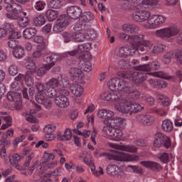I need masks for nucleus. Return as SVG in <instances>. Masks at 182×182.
Wrapping results in <instances>:
<instances>
[{"mask_svg": "<svg viewBox=\"0 0 182 182\" xmlns=\"http://www.w3.org/2000/svg\"><path fill=\"white\" fill-rule=\"evenodd\" d=\"M24 16L21 17L18 16V25L20 28H26L31 23V18L26 16V13L23 12Z\"/></svg>", "mask_w": 182, "mask_h": 182, "instance_id": "nucleus-31", "label": "nucleus"}, {"mask_svg": "<svg viewBox=\"0 0 182 182\" xmlns=\"http://www.w3.org/2000/svg\"><path fill=\"white\" fill-rule=\"evenodd\" d=\"M46 86L47 87H53L54 89H56V87H59V77L58 78H50L46 83Z\"/></svg>", "mask_w": 182, "mask_h": 182, "instance_id": "nucleus-41", "label": "nucleus"}, {"mask_svg": "<svg viewBox=\"0 0 182 182\" xmlns=\"http://www.w3.org/2000/svg\"><path fill=\"white\" fill-rule=\"evenodd\" d=\"M59 55L56 53H48L46 58L47 65H52V68L55 65V62L59 60Z\"/></svg>", "mask_w": 182, "mask_h": 182, "instance_id": "nucleus-35", "label": "nucleus"}, {"mask_svg": "<svg viewBox=\"0 0 182 182\" xmlns=\"http://www.w3.org/2000/svg\"><path fill=\"white\" fill-rule=\"evenodd\" d=\"M102 132L107 136L112 137L114 141H119L123 137V132L120 129H116L110 125H105L102 128Z\"/></svg>", "mask_w": 182, "mask_h": 182, "instance_id": "nucleus-8", "label": "nucleus"}, {"mask_svg": "<svg viewBox=\"0 0 182 182\" xmlns=\"http://www.w3.org/2000/svg\"><path fill=\"white\" fill-rule=\"evenodd\" d=\"M163 50H166V46L164 44H158L154 46H152L151 53H159Z\"/></svg>", "mask_w": 182, "mask_h": 182, "instance_id": "nucleus-48", "label": "nucleus"}, {"mask_svg": "<svg viewBox=\"0 0 182 182\" xmlns=\"http://www.w3.org/2000/svg\"><path fill=\"white\" fill-rule=\"evenodd\" d=\"M31 72H27L26 76L24 77V80L26 86L31 87V86H33L35 82L33 80V77L31 76Z\"/></svg>", "mask_w": 182, "mask_h": 182, "instance_id": "nucleus-46", "label": "nucleus"}, {"mask_svg": "<svg viewBox=\"0 0 182 182\" xmlns=\"http://www.w3.org/2000/svg\"><path fill=\"white\" fill-rule=\"evenodd\" d=\"M70 90L71 93H73L74 96H77V97H80V95H83V87L78 83H73L70 87Z\"/></svg>", "mask_w": 182, "mask_h": 182, "instance_id": "nucleus-25", "label": "nucleus"}, {"mask_svg": "<svg viewBox=\"0 0 182 182\" xmlns=\"http://www.w3.org/2000/svg\"><path fill=\"white\" fill-rule=\"evenodd\" d=\"M9 73L11 75V76H15L16 75H18V66L16 65H11L9 68Z\"/></svg>", "mask_w": 182, "mask_h": 182, "instance_id": "nucleus-60", "label": "nucleus"}, {"mask_svg": "<svg viewBox=\"0 0 182 182\" xmlns=\"http://www.w3.org/2000/svg\"><path fill=\"white\" fill-rule=\"evenodd\" d=\"M45 2L42 1H36L34 6L36 11H43L45 9Z\"/></svg>", "mask_w": 182, "mask_h": 182, "instance_id": "nucleus-61", "label": "nucleus"}, {"mask_svg": "<svg viewBox=\"0 0 182 182\" xmlns=\"http://www.w3.org/2000/svg\"><path fill=\"white\" fill-rule=\"evenodd\" d=\"M13 55L16 59H21L25 56V50L21 46H18L13 50Z\"/></svg>", "mask_w": 182, "mask_h": 182, "instance_id": "nucleus-36", "label": "nucleus"}, {"mask_svg": "<svg viewBox=\"0 0 182 182\" xmlns=\"http://www.w3.org/2000/svg\"><path fill=\"white\" fill-rule=\"evenodd\" d=\"M158 100H159V103L162 105L164 107H168V106L170 105V99L168 97H166L165 95H159L158 97Z\"/></svg>", "mask_w": 182, "mask_h": 182, "instance_id": "nucleus-44", "label": "nucleus"}, {"mask_svg": "<svg viewBox=\"0 0 182 182\" xmlns=\"http://www.w3.org/2000/svg\"><path fill=\"white\" fill-rule=\"evenodd\" d=\"M125 102L124 105H117L116 110L119 113L127 114V113H139L141 110V105L134 101L129 100V97L126 100H123Z\"/></svg>", "mask_w": 182, "mask_h": 182, "instance_id": "nucleus-3", "label": "nucleus"}, {"mask_svg": "<svg viewBox=\"0 0 182 182\" xmlns=\"http://www.w3.org/2000/svg\"><path fill=\"white\" fill-rule=\"evenodd\" d=\"M144 41V35L143 34H137L131 36V45L135 43L136 46H137L138 43L140 42Z\"/></svg>", "mask_w": 182, "mask_h": 182, "instance_id": "nucleus-39", "label": "nucleus"}, {"mask_svg": "<svg viewBox=\"0 0 182 182\" xmlns=\"http://www.w3.org/2000/svg\"><path fill=\"white\" fill-rule=\"evenodd\" d=\"M122 31L125 32V33L134 35L139 32L140 28L134 23H126L122 26Z\"/></svg>", "mask_w": 182, "mask_h": 182, "instance_id": "nucleus-22", "label": "nucleus"}, {"mask_svg": "<svg viewBox=\"0 0 182 182\" xmlns=\"http://www.w3.org/2000/svg\"><path fill=\"white\" fill-rule=\"evenodd\" d=\"M85 36V39H87V41H93V39H96V38H97V34L96 33V31L93 29L87 30Z\"/></svg>", "mask_w": 182, "mask_h": 182, "instance_id": "nucleus-45", "label": "nucleus"}, {"mask_svg": "<svg viewBox=\"0 0 182 182\" xmlns=\"http://www.w3.org/2000/svg\"><path fill=\"white\" fill-rule=\"evenodd\" d=\"M31 160L32 156L28 155L23 165V170H28L29 176H32V174H33L35 168H36V163L33 164V165L29 167Z\"/></svg>", "mask_w": 182, "mask_h": 182, "instance_id": "nucleus-23", "label": "nucleus"}, {"mask_svg": "<svg viewBox=\"0 0 182 182\" xmlns=\"http://www.w3.org/2000/svg\"><path fill=\"white\" fill-rule=\"evenodd\" d=\"M92 48V43H86L78 46V50H80V55L78 56L80 59H84L85 52L89 50Z\"/></svg>", "mask_w": 182, "mask_h": 182, "instance_id": "nucleus-33", "label": "nucleus"}, {"mask_svg": "<svg viewBox=\"0 0 182 182\" xmlns=\"http://www.w3.org/2000/svg\"><path fill=\"white\" fill-rule=\"evenodd\" d=\"M62 36L65 43H69V42H70V41L73 39L72 33H70L63 32L62 33Z\"/></svg>", "mask_w": 182, "mask_h": 182, "instance_id": "nucleus-59", "label": "nucleus"}, {"mask_svg": "<svg viewBox=\"0 0 182 182\" xmlns=\"http://www.w3.org/2000/svg\"><path fill=\"white\" fill-rule=\"evenodd\" d=\"M154 147H166V149H170L171 147V141H170V138L163 133L157 132L154 138L153 141Z\"/></svg>", "mask_w": 182, "mask_h": 182, "instance_id": "nucleus-6", "label": "nucleus"}, {"mask_svg": "<svg viewBox=\"0 0 182 182\" xmlns=\"http://www.w3.org/2000/svg\"><path fill=\"white\" fill-rule=\"evenodd\" d=\"M9 39H13L14 41H16V39H19L21 37V33L18 31H15V30H13L9 33Z\"/></svg>", "mask_w": 182, "mask_h": 182, "instance_id": "nucleus-58", "label": "nucleus"}, {"mask_svg": "<svg viewBox=\"0 0 182 182\" xmlns=\"http://www.w3.org/2000/svg\"><path fill=\"white\" fill-rule=\"evenodd\" d=\"M134 53H136V49L134 48V43H132L131 46L119 48L116 55L119 58H128V56H133Z\"/></svg>", "mask_w": 182, "mask_h": 182, "instance_id": "nucleus-9", "label": "nucleus"}, {"mask_svg": "<svg viewBox=\"0 0 182 182\" xmlns=\"http://www.w3.org/2000/svg\"><path fill=\"white\" fill-rule=\"evenodd\" d=\"M135 70H139V72H150V64L139 65L134 67Z\"/></svg>", "mask_w": 182, "mask_h": 182, "instance_id": "nucleus-49", "label": "nucleus"}, {"mask_svg": "<svg viewBox=\"0 0 182 182\" xmlns=\"http://www.w3.org/2000/svg\"><path fill=\"white\" fill-rule=\"evenodd\" d=\"M111 94H112V102H117L114 105V108L116 109L117 106H124V103L126 102L123 100H126L127 97L124 95H122L120 92H116V90H111Z\"/></svg>", "mask_w": 182, "mask_h": 182, "instance_id": "nucleus-16", "label": "nucleus"}, {"mask_svg": "<svg viewBox=\"0 0 182 182\" xmlns=\"http://www.w3.org/2000/svg\"><path fill=\"white\" fill-rule=\"evenodd\" d=\"M72 139V130L70 129L67 128L63 134H57V139L59 140V141H63L65 140V141H69Z\"/></svg>", "mask_w": 182, "mask_h": 182, "instance_id": "nucleus-29", "label": "nucleus"}, {"mask_svg": "<svg viewBox=\"0 0 182 182\" xmlns=\"http://www.w3.org/2000/svg\"><path fill=\"white\" fill-rule=\"evenodd\" d=\"M36 87L38 92L36 95V102L40 105H43L46 109H50L52 107V101L43 95V93H45V87L43 85L38 82L36 85Z\"/></svg>", "mask_w": 182, "mask_h": 182, "instance_id": "nucleus-5", "label": "nucleus"}, {"mask_svg": "<svg viewBox=\"0 0 182 182\" xmlns=\"http://www.w3.org/2000/svg\"><path fill=\"white\" fill-rule=\"evenodd\" d=\"M38 30L35 27H30L26 28L23 32V36L25 39H32L34 36H36Z\"/></svg>", "mask_w": 182, "mask_h": 182, "instance_id": "nucleus-27", "label": "nucleus"}, {"mask_svg": "<svg viewBox=\"0 0 182 182\" xmlns=\"http://www.w3.org/2000/svg\"><path fill=\"white\" fill-rule=\"evenodd\" d=\"M119 76H122V77L129 79L132 80V83L136 86L141 85V83L147 79V74L139 71H124L119 73Z\"/></svg>", "mask_w": 182, "mask_h": 182, "instance_id": "nucleus-4", "label": "nucleus"}, {"mask_svg": "<svg viewBox=\"0 0 182 182\" xmlns=\"http://www.w3.org/2000/svg\"><path fill=\"white\" fill-rule=\"evenodd\" d=\"M147 75H151L156 77H161V79H165V80H176V77L168 75L167 73L163 72L149 73Z\"/></svg>", "mask_w": 182, "mask_h": 182, "instance_id": "nucleus-28", "label": "nucleus"}, {"mask_svg": "<svg viewBox=\"0 0 182 182\" xmlns=\"http://www.w3.org/2000/svg\"><path fill=\"white\" fill-rule=\"evenodd\" d=\"M58 23H60V25L63 26L64 28H66L68 25H69V18L66 17L65 15H62L58 18Z\"/></svg>", "mask_w": 182, "mask_h": 182, "instance_id": "nucleus-54", "label": "nucleus"}, {"mask_svg": "<svg viewBox=\"0 0 182 182\" xmlns=\"http://www.w3.org/2000/svg\"><path fill=\"white\" fill-rule=\"evenodd\" d=\"M44 93L48 97H58L59 95H66V90H60L58 91L56 88L52 87H46L44 90Z\"/></svg>", "mask_w": 182, "mask_h": 182, "instance_id": "nucleus-20", "label": "nucleus"}, {"mask_svg": "<svg viewBox=\"0 0 182 182\" xmlns=\"http://www.w3.org/2000/svg\"><path fill=\"white\" fill-rule=\"evenodd\" d=\"M33 21L35 26H42L46 23V18H45V16L40 14L34 17Z\"/></svg>", "mask_w": 182, "mask_h": 182, "instance_id": "nucleus-38", "label": "nucleus"}, {"mask_svg": "<svg viewBox=\"0 0 182 182\" xmlns=\"http://www.w3.org/2000/svg\"><path fill=\"white\" fill-rule=\"evenodd\" d=\"M140 11H141V18L142 22H144L145 21H147V19L149 20V18H151L150 12L143 9H140Z\"/></svg>", "mask_w": 182, "mask_h": 182, "instance_id": "nucleus-57", "label": "nucleus"}, {"mask_svg": "<svg viewBox=\"0 0 182 182\" xmlns=\"http://www.w3.org/2000/svg\"><path fill=\"white\" fill-rule=\"evenodd\" d=\"M173 122L170 119H164L162 122V130L166 133L173 132Z\"/></svg>", "mask_w": 182, "mask_h": 182, "instance_id": "nucleus-37", "label": "nucleus"}, {"mask_svg": "<svg viewBox=\"0 0 182 182\" xmlns=\"http://www.w3.org/2000/svg\"><path fill=\"white\" fill-rule=\"evenodd\" d=\"M69 73L71 77L77 80V79H82L83 77V71L79 68H71Z\"/></svg>", "mask_w": 182, "mask_h": 182, "instance_id": "nucleus-30", "label": "nucleus"}, {"mask_svg": "<svg viewBox=\"0 0 182 182\" xmlns=\"http://www.w3.org/2000/svg\"><path fill=\"white\" fill-rule=\"evenodd\" d=\"M63 29H65V27L59 23L55 24L53 28V31L55 33H59L62 32L63 31Z\"/></svg>", "mask_w": 182, "mask_h": 182, "instance_id": "nucleus-62", "label": "nucleus"}, {"mask_svg": "<svg viewBox=\"0 0 182 182\" xmlns=\"http://www.w3.org/2000/svg\"><path fill=\"white\" fill-rule=\"evenodd\" d=\"M107 173L111 177H116L117 178H123L126 177V173L117 165L111 164L107 167Z\"/></svg>", "mask_w": 182, "mask_h": 182, "instance_id": "nucleus-10", "label": "nucleus"}, {"mask_svg": "<svg viewBox=\"0 0 182 182\" xmlns=\"http://www.w3.org/2000/svg\"><path fill=\"white\" fill-rule=\"evenodd\" d=\"M148 82L149 85H151V86L153 87H155V89H164L167 87V82L163 80H157L150 79L148 80Z\"/></svg>", "mask_w": 182, "mask_h": 182, "instance_id": "nucleus-26", "label": "nucleus"}, {"mask_svg": "<svg viewBox=\"0 0 182 182\" xmlns=\"http://www.w3.org/2000/svg\"><path fill=\"white\" fill-rule=\"evenodd\" d=\"M74 39H75V42H79V43L85 42L86 37H85V34L79 32L75 34Z\"/></svg>", "mask_w": 182, "mask_h": 182, "instance_id": "nucleus-56", "label": "nucleus"}, {"mask_svg": "<svg viewBox=\"0 0 182 182\" xmlns=\"http://www.w3.org/2000/svg\"><path fill=\"white\" fill-rule=\"evenodd\" d=\"M26 68L28 70H30L28 72H30L31 75L32 73H35L36 72V64L31 59L28 60Z\"/></svg>", "mask_w": 182, "mask_h": 182, "instance_id": "nucleus-42", "label": "nucleus"}, {"mask_svg": "<svg viewBox=\"0 0 182 182\" xmlns=\"http://www.w3.org/2000/svg\"><path fill=\"white\" fill-rule=\"evenodd\" d=\"M117 66L121 69H129L130 65H129V61L124 59H120L117 63Z\"/></svg>", "mask_w": 182, "mask_h": 182, "instance_id": "nucleus-51", "label": "nucleus"}, {"mask_svg": "<svg viewBox=\"0 0 182 182\" xmlns=\"http://www.w3.org/2000/svg\"><path fill=\"white\" fill-rule=\"evenodd\" d=\"M82 9L78 6H71L67 8V15L71 19H79L82 16Z\"/></svg>", "mask_w": 182, "mask_h": 182, "instance_id": "nucleus-14", "label": "nucleus"}, {"mask_svg": "<svg viewBox=\"0 0 182 182\" xmlns=\"http://www.w3.org/2000/svg\"><path fill=\"white\" fill-rule=\"evenodd\" d=\"M49 6L53 9H60L62 6V4L60 3V0H50Z\"/></svg>", "mask_w": 182, "mask_h": 182, "instance_id": "nucleus-53", "label": "nucleus"}, {"mask_svg": "<svg viewBox=\"0 0 182 182\" xmlns=\"http://www.w3.org/2000/svg\"><path fill=\"white\" fill-rule=\"evenodd\" d=\"M92 21H95V16L90 11H84L81 14V21L80 26L81 29H85L86 28V23L89 22H92Z\"/></svg>", "mask_w": 182, "mask_h": 182, "instance_id": "nucleus-18", "label": "nucleus"}, {"mask_svg": "<svg viewBox=\"0 0 182 182\" xmlns=\"http://www.w3.org/2000/svg\"><path fill=\"white\" fill-rule=\"evenodd\" d=\"M99 149H96L94 155L96 157H105L106 160H114V161H137L139 156L130 155L124 152L118 151L117 154L102 152L99 154Z\"/></svg>", "mask_w": 182, "mask_h": 182, "instance_id": "nucleus-2", "label": "nucleus"}, {"mask_svg": "<svg viewBox=\"0 0 182 182\" xmlns=\"http://www.w3.org/2000/svg\"><path fill=\"white\" fill-rule=\"evenodd\" d=\"M136 120L144 126H151L154 122V117L150 114H142L137 115Z\"/></svg>", "mask_w": 182, "mask_h": 182, "instance_id": "nucleus-19", "label": "nucleus"}, {"mask_svg": "<svg viewBox=\"0 0 182 182\" xmlns=\"http://www.w3.org/2000/svg\"><path fill=\"white\" fill-rule=\"evenodd\" d=\"M69 83V78H68V77H62L61 78H59L60 87H68Z\"/></svg>", "mask_w": 182, "mask_h": 182, "instance_id": "nucleus-50", "label": "nucleus"}, {"mask_svg": "<svg viewBox=\"0 0 182 182\" xmlns=\"http://www.w3.org/2000/svg\"><path fill=\"white\" fill-rule=\"evenodd\" d=\"M56 130V126L53 124H48L44 127V133L46 134H53V132Z\"/></svg>", "mask_w": 182, "mask_h": 182, "instance_id": "nucleus-52", "label": "nucleus"}, {"mask_svg": "<svg viewBox=\"0 0 182 182\" xmlns=\"http://www.w3.org/2000/svg\"><path fill=\"white\" fill-rule=\"evenodd\" d=\"M166 19L167 18L164 16L154 15L148 19L147 23L150 25V28L153 29L165 23Z\"/></svg>", "mask_w": 182, "mask_h": 182, "instance_id": "nucleus-12", "label": "nucleus"}, {"mask_svg": "<svg viewBox=\"0 0 182 182\" xmlns=\"http://www.w3.org/2000/svg\"><path fill=\"white\" fill-rule=\"evenodd\" d=\"M140 164L144 167H146V168L153 170V171L159 172L160 170H161V168H163L160 164L151 161H142L140 162Z\"/></svg>", "mask_w": 182, "mask_h": 182, "instance_id": "nucleus-21", "label": "nucleus"}, {"mask_svg": "<svg viewBox=\"0 0 182 182\" xmlns=\"http://www.w3.org/2000/svg\"><path fill=\"white\" fill-rule=\"evenodd\" d=\"M112 111L107 109H101L98 111L97 116L100 119H105V120H109L110 118L114 116Z\"/></svg>", "mask_w": 182, "mask_h": 182, "instance_id": "nucleus-32", "label": "nucleus"}, {"mask_svg": "<svg viewBox=\"0 0 182 182\" xmlns=\"http://www.w3.org/2000/svg\"><path fill=\"white\" fill-rule=\"evenodd\" d=\"M65 95H68L67 91L66 94H59L55 100V105L61 109H66L70 105L69 99L66 97Z\"/></svg>", "mask_w": 182, "mask_h": 182, "instance_id": "nucleus-17", "label": "nucleus"}, {"mask_svg": "<svg viewBox=\"0 0 182 182\" xmlns=\"http://www.w3.org/2000/svg\"><path fill=\"white\" fill-rule=\"evenodd\" d=\"M150 65V71L159 70L160 69V63L157 61L153 63H149Z\"/></svg>", "mask_w": 182, "mask_h": 182, "instance_id": "nucleus-64", "label": "nucleus"}, {"mask_svg": "<svg viewBox=\"0 0 182 182\" xmlns=\"http://www.w3.org/2000/svg\"><path fill=\"white\" fill-rule=\"evenodd\" d=\"M79 68L82 72H90L92 70V64L89 62H85L84 60L79 63Z\"/></svg>", "mask_w": 182, "mask_h": 182, "instance_id": "nucleus-40", "label": "nucleus"}, {"mask_svg": "<svg viewBox=\"0 0 182 182\" xmlns=\"http://www.w3.org/2000/svg\"><path fill=\"white\" fill-rule=\"evenodd\" d=\"M52 68V64H46L43 67H41L37 70L38 76H43L46 75L48 70H50Z\"/></svg>", "mask_w": 182, "mask_h": 182, "instance_id": "nucleus-43", "label": "nucleus"}, {"mask_svg": "<svg viewBox=\"0 0 182 182\" xmlns=\"http://www.w3.org/2000/svg\"><path fill=\"white\" fill-rule=\"evenodd\" d=\"M108 146H109L112 149L120 150L121 151H127V153L137 152V149L133 145H120L118 144L110 142L108 144Z\"/></svg>", "mask_w": 182, "mask_h": 182, "instance_id": "nucleus-15", "label": "nucleus"}, {"mask_svg": "<svg viewBox=\"0 0 182 182\" xmlns=\"http://www.w3.org/2000/svg\"><path fill=\"white\" fill-rule=\"evenodd\" d=\"M59 16V11L53 9H48L46 11V17L49 22H53Z\"/></svg>", "mask_w": 182, "mask_h": 182, "instance_id": "nucleus-34", "label": "nucleus"}, {"mask_svg": "<svg viewBox=\"0 0 182 182\" xmlns=\"http://www.w3.org/2000/svg\"><path fill=\"white\" fill-rule=\"evenodd\" d=\"M119 38L122 41H125V42H129V43H132V35L126 33H121L119 34Z\"/></svg>", "mask_w": 182, "mask_h": 182, "instance_id": "nucleus-55", "label": "nucleus"}, {"mask_svg": "<svg viewBox=\"0 0 182 182\" xmlns=\"http://www.w3.org/2000/svg\"><path fill=\"white\" fill-rule=\"evenodd\" d=\"M108 87L110 90H118V92L129 95L125 97H129L130 102L140 99V92L134 89L133 85L126 80L117 77L112 78L108 82Z\"/></svg>", "mask_w": 182, "mask_h": 182, "instance_id": "nucleus-1", "label": "nucleus"}, {"mask_svg": "<svg viewBox=\"0 0 182 182\" xmlns=\"http://www.w3.org/2000/svg\"><path fill=\"white\" fill-rule=\"evenodd\" d=\"M134 48L136 52H141L142 53H146V52H150L151 53V49H153V45L149 41H141L138 44L134 43Z\"/></svg>", "mask_w": 182, "mask_h": 182, "instance_id": "nucleus-13", "label": "nucleus"}, {"mask_svg": "<svg viewBox=\"0 0 182 182\" xmlns=\"http://www.w3.org/2000/svg\"><path fill=\"white\" fill-rule=\"evenodd\" d=\"M136 9L137 10L132 14V19L135 21V22H142L140 6H136Z\"/></svg>", "mask_w": 182, "mask_h": 182, "instance_id": "nucleus-47", "label": "nucleus"}, {"mask_svg": "<svg viewBox=\"0 0 182 182\" xmlns=\"http://www.w3.org/2000/svg\"><path fill=\"white\" fill-rule=\"evenodd\" d=\"M5 7L7 12H12L6 14V18L13 21H16L19 18V14L22 12V6L21 4L14 1L10 6H6Z\"/></svg>", "mask_w": 182, "mask_h": 182, "instance_id": "nucleus-7", "label": "nucleus"}, {"mask_svg": "<svg viewBox=\"0 0 182 182\" xmlns=\"http://www.w3.org/2000/svg\"><path fill=\"white\" fill-rule=\"evenodd\" d=\"M178 33V29L176 28H166L156 31V35L159 38H172V36H176Z\"/></svg>", "mask_w": 182, "mask_h": 182, "instance_id": "nucleus-11", "label": "nucleus"}, {"mask_svg": "<svg viewBox=\"0 0 182 182\" xmlns=\"http://www.w3.org/2000/svg\"><path fill=\"white\" fill-rule=\"evenodd\" d=\"M173 52H168L164 56V62L166 64H168L171 62V58H173Z\"/></svg>", "mask_w": 182, "mask_h": 182, "instance_id": "nucleus-63", "label": "nucleus"}, {"mask_svg": "<svg viewBox=\"0 0 182 182\" xmlns=\"http://www.w3.org/2000/svg\"><path fill=\"white\" fill-rule=\"evenodd\" d=\"M110 124L112 127H119V129L124 128L126 126V119L122 117H113L110 119Z\"/></svg>", "mask_w": 182, "mask_h": 182, "instance_id": "nucleus-24", "label": "nucleus"}]
</instances>
